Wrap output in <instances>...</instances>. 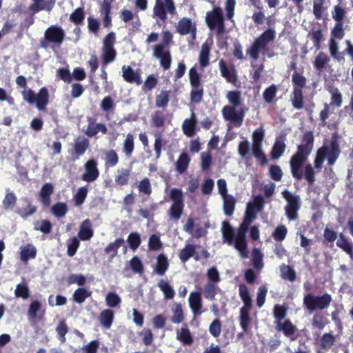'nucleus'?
<instances>
[{
  "label": "nucleus",
  "instance_id": "obj_28",
  "mask_svg": "<svg viewBox=\"0 0 353 353\" xmlns=\"http://www.w3.org/2000/svg\"><path fill=\"white\" fill-rule=\"evenodd\" d=\"M131 175L130 168H121L117 171L114 181L117 185L124 186L129 183Z\"/></svg>",
  "mask_w": 353,
  "mask_h": 353
},
{
  "label": "nucleus",
  "instance_id": "obj_14",
  "mask_svg": "<svg viewBox=\"0 0 353 353\" xmlns=\"http://www.w3.org/2000/svg\"><path fill=\"white\" fill-rule=\"evenodd\" d=\"M83 167L85 172L81 176V180L88 183H91L95 181L99 178L100 172L98 168V163L96 159H89L85 163Z\"/></svg>",
  "mask_w": 353,
  "mask_h": 353
},
{
  "label": "nucleus",
  "instance_id": "obj_35",
  "mask_svg": "<svg viewBox=\"0 0 353 353\" xmlns=\"http://www.w3.org/2000/svg\"><path fill=\"white\" fill-rule=\"evenodd\" d=\"M330 61L329 57L323 52H320L315 57L314 61V67L319 72H323L326 65Z\"/></svg>",
  "mask_w": 353,
  "mask_h": 353
},
{
  "label": "nucleus",
  "instance_id": "obj_51",
  "mask_svg": "<svg viewBox=\"0 0 353 353\" xmlns=\"http://www.w3.org/2000/svg\"><path fill=\"white\" fill-rule=\"evenodd\" d=\"M85 14L83 8H76L70 15V21L76 25H81L85 19Z\"/></svg>",
  "mask_w": 353,
  "mask_h": 353
},
{
  "label": "nucleus",
  "instance_id": "obj_45",
  "mask_svg": "<svg viewBox=\"0 0 353 353\" xmlns=\"http://www.w3.org/2000/svg\"><path fill=\"white\" fill-rule=\"evenodd\" d=\"M157 285L163 292L165 299H172L174 297L175 292L167 281L161 279Z\"/></svg>",
  "mask_w": 353,
  "mask_h": 353
},
{
  "label": "nucleus",
  "instance_id": "obj_32",
  "mask_svg": "<svg viewBox=\"0 0 353 353\" xmlns=\"http://www.w3.org/2000/svg\"><path fill=\"white\" fill-rule=\"evenodd\" d=\"M90 146V141L85 137H79L74 143V150L77 158L82 156Z\"/></svg>",
  "mask_w": 353,
  "mask_h": 353
},
{
  "label": "nucleus",
  "instance_id": "obj_38",
  "mask_svg": "<svg viewBox=\"0 0 353 353\" xmlns=\"http://www.w3.org/2000/svg\"><path fill=\"white\" fill-rule=\"evenodd\" d=\"M282 195L288 202L285 207L300 208L301 199L298 195L292 194L288 190H283Z\"/></svg>",
  "mask_w": 353,
  "mask_h": 353
},
{
  "label": "nucleus",
  "instance_id": "obj_47",
  "mask_svg": "<svg viewBox=\"0 0 353 353\" xmlns=\"http://www.w3.org/2000/svg\"><path fill=\"white\" fill-rule=\"evenodd\" d=\"M91 294L92 292L85 288H79L73 293L72 299L76 303L81 304L87 298L90 297Z\"/></svg>",
  "mask_w": 353,
  "mask_h": 353
},
{
  "label": "nucleus",
  "instance_id": "obj_37",
  "mask_svg": "<svg viewBox=\"0 0 353 353\" xmlns=\"http://www.w3.org/2000/svg\"><path fill=\"white\" fill-rule=\"evenodd\" d=\"M99 319L105 328L109 329L114 320V312L110 309L104 310L101 312Z\"/></svg>",
  "mask_w": 353,
  "mask_h": 353
},
{
  "label": "nucleus",
  "instance_id": "obj_22",
  "mask_svg": "<svg viewBox=\"0 0 353 353\" xmlns=\"http://www.w3.org/2000/svg\"><path fill=\"white\" fill-rule=\"evenodd\" d=\"M19 257L22 262L26 263L37 256V250L32 243H27L20 247Z\"/></svg>",
  "mask_w": 353,
  "mask_h": 353
},
{
  "label": "nucleus",
  "instance_id": "obj_34",
  "mask_svg": "<svg viewBox=\"0 0 353 353\" xmlns=\"http://www.w3.org/2000/svg\"><path fill=\"white\" fill-rule=\"evenodd\" d=\"M223 201V212L224 214L230 216L233 214L235 210L236 200L232 195L225 196L222 197Z\"/></svg>",
  "mask_w": 353,
  "mask_h": 353
},
{
  "label": "nucleus",
  "instance_id": "obj_64",
  "mask_svg": "<svg viewBox=\"0 0 353 353\" xmlns=\"http://www.w3.org/2000/svg\"><path fill=\"white\" fill-rule=\"evenodd\" d=\"M17 196L13 192H7L3 201V207L6 210H13L16 203Z\"/></svg>",
  "mask_w": 353,
  "mask_h": 353
},
{
  "label": "nucleus",
  "instance_id": "obj_5",
  "mask_svg": "<svg viewBox=\"0 0 353 353\" xmlns=\"http://www.w3.org/2000/svg\"><path fill=\"white\" fill-rule=\"evenodd\" d=\"M239 296L243 302V306L240 310L239 323L243 332L248 330L249 323L251 321L250 312L252 307V300L248 287L241 283L239 286Z\"/></svg>",
  "mask_w": 353,
  "mask_h": 353
},
{
  "label": "nucleus",
  "instance_id": "obj_40",
  "mask_svg": "<svg viewBox=\"0 0 353 353\" xmlns=\"http://www.w3.org/2000/svg\"><path fill=\"white\" fill-rule=\"evenodd\" d=\"M285 148L286 145L283 141L276 140L270 152L271 158L274 160L279 159L284 153Z\"/></svg>",
  "mask_w": 353,
  "mask_h": 353
},
{
  "label": "nucleus",
  "instance_id": "obj_48",
  "mask_svg": "<svg viewBox=\"0 0 353 353\" xmlns=\"http://www.w3.org/2000/svg\"><path fill=\"white\" fill-rule=\"evenodd\" d=\"M336 245L341 248L343 251H345L348 254H352L353 248L352 245L345 236L343 233H340L339 236V239L336 241Z\"/></svg>",
  "mask_w": 353,
  "mask_h": 353
},
{
  "label": "nucleus",
  "instance_id": "obj_61",
  "mask_svg": "<svg viewBox=\"0 0 353 353\" xmlns=\"http://www.w3.org/2000/svg\"><path fill=\"white\" fill-rule=\"evenodd\" d=\"M52 225L48 220H41L34 223V229L40 231L45 234H50L52 232Z\"/></svg>",
  "mask_w": 353,
  "mask_h": 353
},
{
  "label": "nucleus",
  "instance_id": "obj_20",
  "mask_svg": "<svg viewBox=\"0 0 353 353\" xmlns=\"http://www.w3.org/2000/svg\"><path fill=\"white\" fill-rule=\"evenodd\" d=\"M275 328L277 331L282 332L285 336L289 337L292 341L296 339L292 336L295 334L297 329L290 319H285L283 321L278 322L275 324Z\"/></svg>",
  "mask_w": 353,
  "mask_h": 353
},
{
  "label": "nucleus",
  "instance_id": "obj_7",
  "mask_svg": "<svg viewBox=\"0 0 353 353\" xmlns=\"http://www.w3.org/2000/svg\"><path fill=\"white\" fill-rule=\"evenodd\" d=\"M276 37V32L272 28H269L261 34L254 41L247 53L254 60H257L261 51L265 50L268 44L274 41Z\"/></svg>",
  "mask_w": 353,
  "mask_h": 353
},
{
  "label": "nucleus",
  "instance_id": "obj_16",
  "mask_svg": "<svg viewBox=\"0 0 353 353\" xmlns=\"http://www.w3.org/2000/svg\"><path fill=\"white\" fill-rule=\"evenodd\" d=\"M176 32L181 35L191 34L193 39H194L196 33V27L195 23H192L191 19L183 17L178 22Z\"/></svg>",
  "mask_w": 353,
  "mask_h": 353
},
{
  "label": "nucleus",
  "instance_id": "obj_43",
  "mask_svg": "<svg viewBox=\"0 0 353 353\" xmlns=\"http://www.w3.org/2000/svg\"><path fill=\"white\" fill-rule=\"evenodd\" d=\"M172 311L173 315L171 318V321L173 323L179 324L184 321V314L182 309V305L181 303H175L172 307Z\"/></svg>",
  "mask_w": 353,
  "mask_h": 353
},
{
  "label": "nucleus",
  "instance_id": "obj_18",
  "mask_svg": "<svg viewBox=\"0 0 353 353\" xmlns=\"http://www.w3.org/2000/svg\"><path fill=\"white\" fill-rule=\"evenodd\" d=\"M219 65L221 76L225 78L228 83L236 85L237 82V74L234 66L231 65L228 68L223 59L219 61Z\"/></svg>",
  "mask_w": 353,
  "mask_h": 353
},
{
  "label": "nucleus",
  "instance_id": "obj_26",
  "mask_svg": "<svg viewBox=\"0 0 353 353\" xmlns=\"http://www.w3.org/2000/svg\"><path fill=\"white\" fill-rule=\"evenodd\" d=\"M222 232L224 241L230 245H234L236 234H235L234 229L227 221L223 222Z\"/></svg>",
  "mask_w": 353,
  "mask_h": 353
},
{
  "label": "nucleus",
  "instance_id": "obj_49",
  "mask_svg": "<svg viewBox=\"0 0 353 353\" xmlns=\"http://www.w3.org/2000/svg\"><path fill=\"white\" fill-rule=\"evenodd\" d=\"M288 308L285 305L276 304L273 308V316L275 319L274 323L283 321L287 316Z\"/></svg>",
  "mask_w": 353,
  "mask_h": 353
},
{
  "label": "nucleus",
  "instance_id": "obj_63",
  "mask_svg": "<svg viewBox=\"0 0 353 353\" xmlns=\"http://www.w3.org/2000/svg\"><path fill=\"white\" fill-rule=\"evenodd\" d=\"M158 84V79L154 74H150L147 77L142 86V90L144 92L151 91Z\"/></svg>",
  "mask_w": 353,
  "mask_h": 353
},
{
  "label": "nucleus",
  "instance_id": "obj_41",
  "mask_svg": "<svg viewBox=\"0 0 353 353\" xmlns=\"http://www.w3.org/2000/svg\"><path fill=\"white\" fill-rule=\"evenodd\" d=\"M195 245L193 244H186L185 247L180 250L179 258L181 262H187L195 254Z\"/></svg>",
  "mask_w": 353,
  "mask_h": 353
},
{
  "label": "nucleus",
  "instance_id": "obj_3",
  "mask_svg": "<svg viewBox=\"0 0 353 353\" xmlns=\"http://www.w3.org/2000/svg\"><path fill=\"white\" fill-rule=\"evenodd\" d=\"M340 153L341 150L338 137L334 133L332 135L329 146L323 145L317 150L314 161V168L321 170L326 157L327 158L328 164L330 165H334L339 158Z\"/></svg>",
  "mask_w": 353,
  "mask_h": 353
},
{
  "label": "nucleus",
  "instance_id": "obj_53",
  "mask_svg": "<svg viewBox=\"0 0 353 353\" xmlns=\"http://www.w3.org/2000/svg\"><path fill=\"white\" fill-rule=\"evenodd\" d=\"M119 162V156L114 150H109L105 154V165L106 167H114Z\"/></svg>",
  "mask_w": 353,
  "mask_h": 353
},
{
  "label": "nucleus",
  "instance_id": "obj_44",
  "mask_svg": "<svg viewBox=\"0 0 353 353\" xmlns=\"http://www.w3.org/2000/svg\"><path fill=\"white\" fill-rule=\"evenodd\" d=\"M278 92L277 86L272 84L265 89L263 93V99L265 103L270 104L276 101V96Z\"/></svg>",
  "mask_w": 353,
  "mask_h": 353
},
{
  "label": "nucleus",
  "instance_id": "obj_11",
  "mask_svg": "<svg viewBox=\"0 0 353 353\" xmlns=\"http://www.w3.org/2000/svg\"><path fill=\"white\" fill-rule=\"evenodd\" d=\"M332 301V296L327 293H325L322 296L307 294L304 296L303 306L309 312H312L316 310H323L327 309Z\"/></svg>",
  "mask_w": 353,
  "mask_h": 353
},
{
  "label": "nucleus",
  "instance_id": "obj_57",
  "mask_svg": "<svg viewBox=\"0 0 353 353\" xmlns=\"http://www.w3.org/2000/svg\"><path fill=\"white\" fill-rule=\"evenodd\" d=\"M68 209L65 203L59 202L54 204L51 208L52 213L56 217H63L67 213Z\"/></svg>",
  "mask_w": 353,
  "mask_h": 353
},
{
  "label": "nucleus",
  "instance_id": "obj_12",
  "mask_svg": "<svg viewBox=\"0 0 353 353\" xmlns=\"http://www.w3.org/2000/svg\"><path fill=\"white\" fill-rule=\"evenodd\" d=\"M205 22L210 30H216L218 36L225 33V23L222 10L220 7H215L212 11L208 12Z\"/></svg>",
  "mask_w": 353,
  "mask_h": 353
},
{
  "label": "nucleus",
  "instance_id": "obj_4",
  "mask_svg": "<svg viewBox=\"0 0 353 353\" xmlns=\"http://www.w3.org/2000/svg\"><path fill=\"white\" fill-rule=\"evenodd\" d=\"M256 218V214L246 210L243 222L240 224L236 232L234 248L239 252L240 257L243 259L249 256L246 233L249 226Z\"/></svg>",
  "mask_w": 353,
  "mask_h": 353
},
{
  "label": "nucleus",
  "instance_id": "obj_21",
  "mask_svg": "<svg viewBox=\"0 0 353 353\" xmlns=\"http://www.w3.org/2000/svg\"><path fill=\"white\" fill-rule=\"evenodd\" d=\"M189 305L195 316L201 315L203 311L202 308V299L199 292H192L189 296Z\"/></svg>",
  "mask_w": 353,
  "mask_h": 353
},
{
  "label": "nucleus",
  "instance_id": "obj_54",
  "mask_svg": "<svg viewBox=\"0 0 353 353\" xmlns=\"http://www.w3.org/2000/svg\"><path fill=\"white\" fill-rule=\"evenodd\" d=\"M127 242L131 250H137L141 243L140 234L137 232H131L128 236Z\"/></svg>",
  "mask_w": 353,
  "mask_h": 353
},
{
  "label": "nucleus",
  "instance_id": "obj_50",
  "mask_svg": "<svg viewBox=\"0 0 353 353\" xmlns=\"http://www.w3.org/2000/svg\"><path fill=\"white\" fill-rule=\"evenodd\" d=\"M292 82L293 88H298L303 90L306 86L307 79L303 74L299 73L297 71H294L292 76Z\"/></svg>",
  "mask_w": 353,
  "mask_h": 353
},
{
  "label": "nucleus",
  "instance_id": "obj_10",
  "mask_svg": "<svg viewBox=\"0 0 353 353\" xmlns=\"http://www.w3.org/2000/svg\"><path fill=\"white\" fill-rule=\"evenodd\" d=\"M170 199L172 204L168 210V214L170 219L177 221L181 217L185 206L182 190L172 188L170 192Z\"/></svg>",
  "mask_w": 353,
  "mask_h": 353
},
{
  "label": "nucleus",
  "instance_id": "obj_8",
  "mask_svg": "<svg viewBox=\"0 0 353 353\" xmlns=\"http://www.w3.org/2000/svg\"><path fill=\"white\" fill-rule=\"evenodd\" d=\"M191 91L190 101L192 103H199L203 98L204 88L202 84L201 77L197 72L196 66L192 67L188 72Z\"/></svg>",
  "mask_w": 353,
  "mask_h": 353
},
{
  "label": "nucleus",
  "instance_id": "obj_17",
  "mask_svg": "<svg viewBox=\"0 0 353 353\" xmlns=\"http://www.w3.org/2000/svg\"><path fill=\"white\" fill-rule=\"evenodd\" d=\"M154 56L160 60L161 67L164 70L170 68L172 57L169 50H165L163 46H155Z\"/></svg>",
  "mask_w": 353,
  "mask_h": 353
},
{
  "label": "nucleus",
  "instance_id": "obj_6",
  "mask_svg": "<svg viewBox=\"0 0 353 353\" xmlns=\"http://www.w3.org/2000/svg\"><path fill=\"white\" fill-rule=\"evenodd\" d=\"M64 30L56 25L48 28L44 32L43 38L39 41L40 47L43 49L54 47H60L65 39Z\"/></svg>",
  "mask_w": 353,
  "mask_h": 353
},
{
  "label": "nucleus",
  "instance_id": "obj_30",
  "mask_svg": "<svg viewBox=\"0 0 353 353\" xmlns=\"http://www.w3.org/2000/svg\"><path fill=\"white\" fill-rule=\"evenodd\" d=\"M190 157L187 152H182L175 163V169L179 174H183L188 168Z\"/></svg>",
  "mask_w": 353,
  "mask_h": 353
},
{
  "label": "nucleus",
  "instance_id": "obj_42",
  "mask_svg": "<svg viewBox=\"0 0 353 353\" xmlns=\"http://www.w3.org/2000/svg\"><path fill=\"white\" fill-rule=\"evenodd\" d=\"M134 150V136L131 133H128L123 143V152L127 157H130Z\"/></svg>",
  "mask_w": 353,
  "mask_h": 353
},
{
  "label": "nucleus",
  "instance_id": "obj_55",
  "mask_svg": "<svg viewBox=\"0 0 353 353\" xmlns=\"http://www.w3.org/2000/svg\"><path fill=\"white\" fill-rule=\"evenodd\" d=\"M218 287L216 284L208 282L203 288V294L205 299L209 300H213L216 294Z\"/></svg>",
  "mask_w": 353,
  "mask_h": 353
},
{
  "label": "nucleus",
  "instance_id": "obj_27",
  "mask_svg": "<svg viewBox=\"0 0 353 353\" xmlns=\"http://www.w3.org/2000/svg\"><path fill=\"white\" fill-rule=\"evenodd\" d=\"M112 3L103 1L100 5V13L103 15V25L104 28H108L112 26L111 10Z\"/></svg>",
  "mask_w": 353,
  "mask_h": 353
},
{
  "label": "nucleus",
  "instance_id": "obj_33",
  "mask_svg": "<svg viewBox=\"0 0 353 353\" xmlns=\"http://www.w3.org/2000/svg\"><path fill=\"white\" fill-rule=\"evenodd\" d=\"M169 268V262L167 256L163 254H160L157 258V264L155 272L158 275L163 276Z\"/></svg>",
  "mask_w": 353,
  "mask_h": 353
},
{
  "label": "nucleus",
  "instance_id": "obj_1",
  "mask_svg": "<svg viewBox=\"0 0 353 353\" xmlns=\"http://www.w3.org/2000/svg\"><path fill=\"white\" fill-rule=\"evenodd\" d=\"M314 143L313 132L306 131L303 134L301 144L297 146L296 152L290 159V167L293 178L297 181L304 178L310 185H313L316 181V172L310 163L304 166V172L302 168L313 150Z\"/></svg>",
  "mask_w": 353,
  "mask_h": 353
},
{
  "label": "nucleus",
  "instance_id": "obj_2",
  "mask_svg": "<svg viewBox=\"0 0 353 353\" xmlns=\"http://www.w3.org/2000/svg\"><path fill=\"white\" fill-rule=\"evenodd\" d=\"M232 105H225L222 109V114L225 120L233 123L235 127H240L243 124L245 117V110L241 108L238 111L236 108L241 105V94L240 91H229L226 96Z\"/></svg>",
  "mask_w": 353,
  "mask_h": 353
},
{
  "label": "nucleus",
  "instance_id": "obj_19",
  "mask_svg": "<svg viewBox=\"0 0 353 353\" xmlns=\"http://www.w3.org/2000/svg\"><path fill=\"white\" fill-rule=\"evenodd\" d=\"M121 246H123V251L125 252L127 251V246L125 245L124 239L123 238H117L104 248V253L108 255L110 261L117 256L118 250Z\"/></svg>",
  "mask_w": 353,
  "mask_h": 353
},
{
  "label": "nucleus",
  "instance_id": "obj_15",
  "mask_svg": "<svg viewBox=\"0 0 353 353\" xmlns=\"http://www.w3.org/2000/svg\"><path fill=\"white\" fill-rule=\"evenodd\" d=\"M122 77L125 81L129 83H135L137 85L142 84L141 70H134L130 65H123L121 68Z\"/></svg>",
  "mask_w": 353,
  "mask_h": 353
},
{
  "label": "nucleus",
  "instance_id": "obj_24",
  "mask_svg": "<svg viewBox=\"0 0 353 353\" xmlns=\"http://www.w3.org/2000/svg\"><path fill=\"white\" fill-rule=\"evenodd\" d=\"M94 235V231L92 228V223L90 219L84 220L79 228L78 237L81 241H89Z\"/></svg>",
  "mask_w": 353,
  "mask_h": 353
},
{
  "label": "nucleus",
  "instance_id": "obj_52",
  "mask_svg": "<svg viewBox=\"0 0 353 353\" xmlns=\"http://www.w3.org/2000/svg\"><path fill=\"white\" fill-rule=\"evenodd\" d=\"M102 50L103 68H104L115 59L117 52L114 48H102Z\"/></svg>",
  "mask_w": 353,
  "mask_h": 353
},
{
  "label": "nucleus",
  "instance_id": "obj_60",
  "mask_svg": "<svg viewBox=\"0 0 353 353\" xmlns=\"http://www.w3.org/2000/svg\"><path fill=\"white\" fill-rule=\"evenodd\" d=\"M88 192V189L87 185L81 187L78 189L77 192L74 196L75 205L80 206L84 203Z\"/></svg>",
  "mask_w": 353,
  "mask_h": 353
},
{
  "label": "nucleus",
  "instance_id": "obj_36",
  "mask_svg": "<svg viewBox=\"0 0 353 353\" xmlns=\"http://www.w3.org/2000/svg\"><path fill=\"white\" fill-rule=\"evenodd\" d=\"M264 203L265 201L263 197L261 194H259L254 197L253 202L248 203L246 210L256 214L257 212L263 210Z\"/></svg>",
  "mask_w": 353,
  "mask_h": 353
},
{
  "label": "nucleus",
  "instance_id": "obj_9",
  "mask_svg": "<svg viewBox=\"0 0 353 353\" xmlns=\"http://www.w3.org/2000/svg\"><path fill=\"white\" fill-rule=\"evenodd\" d=\"M23 99L29 104H35L39 110H45L49 103V92L46 87L41 88L38 94L32 89H24L21 92Z\"/></svg>",
  "mask_w": 353,
  "mask_h": 353
},
{
  "label": "nucleus",
  "instance_id": "obj_25",
  "mask_svg": "<svg viewBox=\"0 0 353 353\" xmlns=\"http://www.w3.org/2000/svg\"><path fill=\"white\" fill-rule=\"evenodd\" d=\"M210 50L211 46L210 43L205 42L202 44L199 55V63L201 70H203L210 65Z\"/></svg>",
  "mask_w": 353,
  "mask_h": 353
},
{
  "label": "nucleus",
  "instance_id": "obj_58",
  "mask_svg": "<svg viewBox=\"0 0 353 353\" xmlns=\"http://www.w3.org/2000/svg\"><path fill=\"white\" fill-rule=\"evenodd\" d=\"M336 342L335 336L331 333H324L321 339L320 346L322 349H330Z\"/></svg>",
  "mask_w": 353,
  "mask_h": 353
},
{
  "label": "nucleus",
  "instance_id": "obj_29",
  "mask_svg": "<svg viewBox=\"0 0 353 353\" xmlns=\"http://www.w3.org/2000/svg\"><path fill=\"white\" fill-rule=\"evenodd\" d=\"M196 119L195 114H192L190 119L184 120L182 124V130L185 135L188 137H192L196 133Z\"/></svg>",
  "mask_w": 353,
  "mask_h": 353
},
{
  "label": "nucleus",
  "instance_id": "obj_13",
  "mask_svg": "<svg viewBox=\"0 0 353 353\" xmlns=\"http://www.w3.org/2000/svg\"><path fill=\"white\" fill-rule=\"evenodd\" d=\"M166 2L163 0H155V3L153 8L152 17L157 18L163 23H165L168 19V13L174 15L176 14V8L175 4L168 6Z\"/></svg>",
  "mask_w": 353,
  "mask_h": 353
},
{
  "label": "nucleus",
  "instance_id": "obj_46",
  "mask_svg": "<svg viewBox=\"0 0 353 353\" xmlns=\"http://www.w3.org/2000/svg\"><path fill=\"white\" fill-rule=\"evenodd\" d=\"M265 131L262 128L256 129L252 134V150L262 148V142L264 139Z\"/></svg>",
  "mask_w": 353,
  "mask_h": 353
},
{
  "label": "nucleus",
  "instance_id": "obj_56",
  "mask_svg": "<svg viewBox=\"0 0 353 353\" xmlns=\"http://www.w3.org/2000/svg\"><path fill=\"white\" fill-rule=\"evenodd\" d=\"M170 101L169 91L162 90L161 93L156 97L155 105L157 108H165Z\"/></svg>",
  "mask_w": 353,
  "mask_h": 353
},
{
  "label": "nucleus",
  "instance_id": "obj_31",
  "mask_svg": "<svg viewBox=\"0 0 353 353\" xmlns=\"http://www.w3.org/2000/svg\"><path fill=\"white\" fill-rule=\"evenodd\" d=\"M292 106L296 110H301L304 106V97L302 90L293 88L290 94Z\"/></svg>",
  "mask_w": 353,
  "mask_h": 353
},
{
  "label": "nucleus",
  "instance_id": "obj_39",
  "mask_svg": "<svg viewBox=\"0 0 353 353\" xmlns=\"http://www.w3.org/2000/svg\"><path fill=\"white\" fill-rule=\"evenodd\" d=\"M263 254L261 252L260 249L254 248L252 252V263L253 267L257 270H261L264 266L263 261Z\"/></svg>",
  "mask_w": 353,
  "mask_h": 353
},
{
  "label": "nucleus",
  "instance_id": "obj_23",
  "mask_svg": "<svg viewBox=\"0 0 353 353\" xmlns=\"http://www.w3.org/2000/svg\"><path fill=\"white\" fill-rule=\"evenodd\" d=\"M54 192V186L51 183H45L39 192L40 201L44 207L50 206L51 203V195Z\"/></svg>",
  "mask_w": 353,
  "mask_h": 353
},
{
  "label": "nucleus",
  "instance_id": "obj_62",
  "mask_svg": "<svg viewBox=\"0 0 353 353\" xmlns=\"http://www.w3.org/2000/svg\"><path fill=\"white\" fill-rule=\"evenodd\" d=\"M327 323V319L322 314H315L312 319V326L319 330H323Z\"/></svg>",
  "mask_w": 353,
  "mask_h": 353
},
{
  "label": "nucleus",
  "instance_id": "obj_59",
  "mask_svg": "<svg viewBox=\"0 0 353 353\" xmlns=\"http://www.w3.org/2000/svg\"><path fill=\"white\" fill-rule=\"evenodd\" d=\"M177 339L184 345H190L193 341L190 332L186 326L181 328L179 332H178Z\"/></svg>",
  "mask_w": 353,
  "mask_h": 353
}]
</instances>
